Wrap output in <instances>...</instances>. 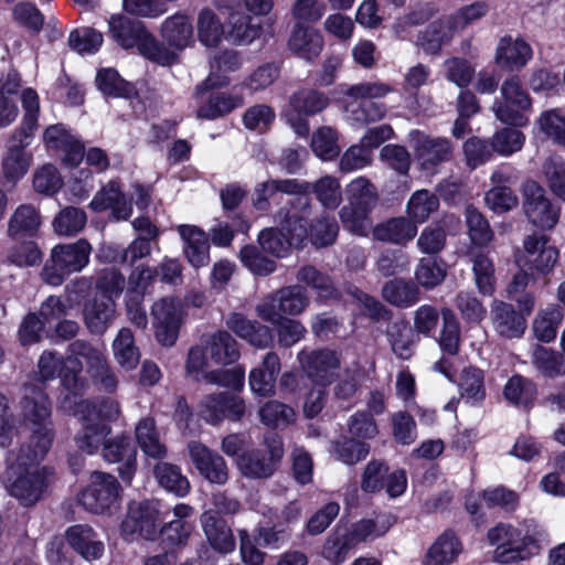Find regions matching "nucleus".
Wrapping results in <instances>:
<instances>
[{
	"mask_svg": "<svg viewBox=\"0 0 565 565\" xmlns=\"http://www.w3.org/2000/svg\"><path fill=\"white\" fill-rule=\"evenodd\" d=\"M311 214L310 199L298 196L288 200L275 215L279 228H265L259 233L262 248L274 256L282 257L289 247H300L307 238V220Z\"/></svg>",
	"mask_w": 565,
	"mask_h": 565,
	"instance_id": "nucleus-1",
	"label": "nucleus"
},
{
	"mask_svg": "<svg viewBox=\"0 0 565 565\" xmlns=\"http://www.w3.org/2000/svg\"><path fill=\"white\" fill-rule=\"evenodd\" d=\"M21 416L30 427L29 443L20 448V461L24 457L42 460L49 452L54 440V429L51 419V403L41 387L25 385L21 399Z\"/></svg>",
	"mask_w": 565,
	"mask_h": 565,
	"instance_id": "nucleus-2",
	"label": "nucleus"
},
{
	"mask_svg": "<svg viewBox=\"0 0 565 565\" xmlns=\"http://www.w3.org/2000/svg\"><path fill=\"white\" fill-rule=\"evenodd\" d=\"M393 92V87L381 81L361 82L350 85L344 95L350 99L347 103V111L355 124L363 126L384 118L386 107L383 103L375 102Z\"/></svg>",
	"mask_w": 565,
	"mask_h": 565,
	"instance_id": "nucleus-3",
	"label": "nucleus"
},
{
	"mask_svg": "<svg viewBox=\"0 0 565 565\" xmlns=\"http://www.w3.org/2000/svg\"><path fill=\"white\" fill-rule=\"evenodd\" d=\"M90 252V244L83 238L75 243L56 245L41 271L43 281L52 286L62 285L66 276L87 266Z\"/></svg>",
	"mask_w": 565,
	"mask_h": 565,
	"instance_id": "nucleus-4",
	"label": "nucleus"
},
{
	"mask_svg": "<svg viewBox=\"0 0 565 565\" xmlns=\"http://www.w3.org/2000/svg\"><path fill=\"white\" fill-rule=\"evenodd\" d=\"M264 449H247L238 455L236 466L247 479H268L277 471L284 457V443L280 436L269 433L264 437Z\"/></svg>",
	"mask_w": 565,
	"mask_h": 565,
	"instance_id": "nucleus-5",
	"label": "nucleus"
},
{
	"mask_svg": "<svg viewBox=\"0 0 565 565\" xmlns=\"http://www.w3.org/2000/svg\"><path fill=\"white\" fill-rule=\"evenodd\" d=\"M522 211L529 223L541 231L553 230L561 217V207L553 203L546 190L535 180L521 185Z\"/></svg>",
	"mask_w": 565,
	"mask_h": 565,
	"instance_id": "nucleus-6",
	"label": "nucleus"
},
{
	"mask_svg": "<svg viewBox=\"0 0 565 565\" xmlns=\"http://www.w3.org/2000/svg\"><path fill=\"white\" fill-rule=\"evenodd\" d=\"M523 253L516 258L533 276L547 277L551 275L559 259V250L552 245L550 237L545 234L533 232L524 236L522 241Z\"/></svg>",
	"mask_w": 565,
	"mask_h": 565,
	"instance_id": "nucleus-7",
	"label": "nucleus"
},
{
	"mask_svg": "<svg viewBox=\"0 0 565 565\" xmlns=\"http://www.w3.org/2000/svg\"><path fill=\"white\" fill-rule=\"evenodd\" d=\"M120 491V483L113 475L94 471L89 484L81 492L78 502L92 513H111L119 505Z\"/></svg>",
	"mask_w": 565,
	"mask_h": 565,
	"instance_id": "nucleus-8",
	"label": "nucleus"
},
{
	"mask_svg": "<svg viewBox=\"0 0 565 565\" xmlns=\"http://www.w3.org/2000/svg\"><path fill=\"white\" fill-rule=\"evenodd\" d=\"M310 300L301 285L282 287L257 305V315L267 322L276 323L284 316H298L309 306Z\"/></svg>",
	"mask_w": 565,
	"mask_h": 565,
	"instance_id": "nucleus-9",
	"label": "nucleus"
},
{
	"mask_svg": "<svg viewBox=\"0 0 565 565\" xmlns=\"http://www.w3.org/2000/svg\"><path fill=\"white\" fill-rule=\"evenodd\" d=\"M502 100H497L492 109L495 117L508 125L523 127L529 122L526 113L531 110L532 100L515 76L507 78L501 85Z\"/></svg>",
	"mask_w": 565,
	"mask_h": 565,
	"instance_id": "nucleus-10",
	"label": "nucleus"
},
{
	"mask_svg": "<svg viewBox=\"0 0 565 565\" xmlns=\"http://www.w3.org/2000/svg\"><path fill=\"white\" fill-rule=\"evenodd\" d=\"M40 461L24 457L22 462L19 454L15 466L11 467V476L15 478L9 484V491L24 505L34 504L45 487L46 469L39 466Z\"/></svg>",
	"mask_w": 565,
	"mask_h": 565,
	"instance_id": "nucleus-11",
	"label": "nucleus"
},
{
	"mask_svg": "<svg viewBox=\"0 0 565 565\" xmlns=\"http://www.w3.org/2000/svg\"><path fill=\"white\" fill-rule=\"evenodd\" d=\"M488 540L491 545H497L494 559L508 564L524 559L525 548L534 543V539L527 531L500 523L488 531Z\"/></svg>",
	"mask_w": 565,
	"mask_h": 565,
	"instance_id": "nucleus-12",
	"label": "nucleus"
},
{
	"mask_svg": "<svg viewBox=\"0 0 565 565\" xmlns=\"http://www.w3.org/2000/svg\"><path fill=\"white\" fill-rule=\"evenodd\" d=\"M156 339L164 347H172L184 318V306L177 297H163L151 308Z\"/></svg>",
	"mask_w": 565,
	"mask_h": 565,
	"instance_id": "nucleus-13",
	"label": "nucleus"
},
{
	"mask_svg": "<svg viewBox=\"0 0 565 565\" xmlns=\"http://www.w3.org/2000/svg\"><path fill=\"white\" fill-rule=\"evenodd\" d=\"M68 353L66 361L70 363H73V358L86 361L95 382L105 391L113 392L117 387L118 380L99 349L85 340H76L68 345Z\"/></svg>",
	"mask_w": 565,
	"mask_h": 565,
	"instance_id": "nucleus-14",
	"label": "nucleus"
},
{
	"mask_svg": "<svg viewBox=\"0 0 565 565\" xmlns=\"http://www.w3.org/2000/svg\"><path fill=\"white\" fill-rule=\"evenodd\" d=\"M297 358L307 376L318 386L330 385L333 373L341 366L340 355L330 349L301 350Z\"/></svg>",
	"mask_w": 565,
	"mask_h": 565,
	"instance_id": "nucleus-15",
	"label": "nucleus"
},
{
	"mask_svg": "<svg viewBox=\"0 0 565 565\" xmlns=\"http://www.w3.org/2000/svg\"><path fill=\"white\" fill-rule=\"evenodd\" d=\"M409 136L415 156L424 169L430 170L451 160L454 146L449 139L433 137L418 130Z\"/></svg>",
	"mask_w": 565,
	"mask_h": 565,
	"instance_id": "nucleus-16",
	"label": "nucleus"
},
{
	"mask_svg": "<svg viewBox=\"0 0 565 565\" xmlns=\"http://www.w3.org/2000/svg\"><path fill=\"white\" fill-rule=\"evenodd\" d=\"M31 134L20 129L9 140L8 150L2 158V177L12 184L22 179L31 166V154L24 149L30 145Z\"/></svg>",
	"mask_w": 565,
	"mask_h": 565,
	"instance_id": "nucleus-17",
	"label": "nucleus"
},
{
	"mask_svg": "<svg viewBox=\"0 0 565 565\" xmlns=\"http://www.w3.org/2000/svg\"><path fill=\"white\" fill-rule=\"evenodd\" d=\"M190 458L200 475L211 483L225 484L230 478V469L225 459L205 445L192 441L188 446Z\"/></svg>",
	"mask_w": 565,
	"mask_h": 565,
	"instance_id": "nucleus-18",
	"label": "nucleus"
},
{
	"mask_svg": "<svg viewBox=\"0 0 565 565\" xmlns=\"http://www.w3.org/2000/svg\"><path fill=\"white\" fill-rule=\"evenodd\" d=\"M103 457L110 463H118L120 478L130 482L137 469V450L128 436H118L104 443Z\"/></svg>",
	"mask_w": 565,
	"mask_h": 565,
	"instance_id": "nucleus-19",
	"label": "nucleus"
},
{
	"mask_svg": "<svg viewBox=\"0 0 565 565\" xmlns=\"http://www.w3.org/2000/svg\"><path fill=\"white\" fill-rule=\"evenodd\" d=\"M490 320L494 331L507 339L521 338L526 329L525 317L513 305L499 299L490 305Z\"/></svg>",
	"mask_w": 565,
	"mask_h": 565,
	"instance_id": "nucleus-20",
	"label": "nucleus"
},
{
	"mask_svg": "<svg viewBox=\"0 0 565 565\" xmlns=\"http://www.w3.org/2000/svg\"><path fill=\"white\" fill-rule=\"evenodd\" d=\"M158 515L159 510L156 501H143L130 505L122 529L131 535L137 534L142 539L153 540L157 535Z\"/></svg>",
	"mask_w": 565,
	"mask_h": 565,
	"instance_id": "nucleus-21",
	"label": "nucleus"
},
{
	"mask_svg": "<svg viewBox=\"0 0 565 565\" xmlns=\"http://www.w3.org/2000/svg\"><path fill=\"white\" fill-rule=\"evenodd\" d=\"M226 327L237 337L247 341L253 347L265 349L274 341L273 331L269 327L256 320H249L239 312H232L226 317Z\"/></svg>",
	"mask_w": 565,
	"mask_h": 565,
	"instance_id": "nucleus-22",
	"label": "nucleus"
},
{
	"mask_svg": "<svg viewBox=\"0 0 565 565\" xmlns=\"http://www.w3.org/2000/svg\"><path fill=\"white\" fill-rule=\"evenodd\" d=\"M116 317V302L109 297H97L85 302L83 321L93 334H104Z\"/></svg>",
	"mask_w": 565,
	"mask_h": 565,
	"instance_id": "nucleus-23",
	"label": "nucleus"
},
{
	"mask_svg": "<svg viewBox=\"0 0 565 565\" xmlns=\"http://www.w3.org/2000/svg\"><path fill=\"white\" fill-rule=\"evenodd\" d=\"M89 206L95 212H102L108 209L111 210V215L117 221L127 220L132 213L131 203L126 199L118 183L115 181H110L103 186L95 194Z\"/></svg>",
	"mask_w": 565,
	"mask_h": 565,
	"instance_id": "nucleus-24",
	"label": "nucleus"
},
{
	"mask_svg": "<svg viewBox=\"0 0 565 565\" xmlns=\"http://www.w3.org/2000/svg\"><path fill=\"white\" fill-rule=\"evenodd\" d=\"M323 45V36L312 25H294L288 40V47L298 57L313 61L322 52Z\"/></svg>",
	"mask_w": 565,
	"mask_h": 565,
	"instance_id": "nucleus-25",
	"label": "nucleus"
},
{
	"mask_svg": "<svg viewBox=\"0 0 565 565\" xmlns=\"http://www.w3.org/2000/svg\"><path fill=\"white\" fill-rule=\"evenodd\" d=\"M416 235L417 225L404 216L388 218L372 228L374 239L398 246H406Z\"/></svg>",
	"mask_w": 565,
	"mask_h": 565,
	"instance_id": "nucleus-26",
	"label": "nucleus"
},
{
	"mask_svg": "<svg viewBox=\"0 0 565 565\" xmlns=\"http://www.w3.org/2000/svg\"><path fill=\"white\" fill-rule=\"evenodd\" d=\"M200 523L207 543L214 551L227 554L235 550V539L225 520L216 516L214 512H203Z\"/></svg>",
	"mask_w": 565,
	"mask_h": 565,
	"instance_id": "nucleus-27",
	"label": "nucleus"
},
{
	"mask_svg": "<svg viewBox=\"0 0 565 565\" xmlns=\"http://www.w3.org/2000/svg\"><path fill=\"white\" fill-rule=\"evenodd\" d=\"M43 139L49 149L64 152V161L70 166H77L84 158L83 145L63 125L46 128Z\"/></svg>",
	"mask_w": 565,
	"mask_h": 565,
	"instance_id": "nucleus-28",
	"label": "nucleus"
},
{
	"mask_svg": "<svg viewBox=\"0 0 565 565\" xmlns=\"http://www.w3.org/2000/svg\"><path fill=\"white\" fill-rule=\"evenodd\" d=\"M178 232L184 243L183 250L189 263L195 268L207 266L210 263L207 235L194 225H180Z\"/></svg>",
	"mask_w": 565,
	"mask_h": 565,
	"instance_id": "nucleus-29",
	"label": "nucleus"
},
{
	"mask_svg": "<svg viewBox=\"0 0 565 565\" xmlns=\"http://www.w3.org/2000/svg\"><path fill=\"white\" fill-rule=\"evenodd\" d=\"M201 343L205 345L210 359L215 364L230 365L241 356L239 343L227 331L203 335Z\"/></svg>",
	"mask_w": 565,
	"mask_h": 565,
	"instance_id": "nucleus-30",
	"label": "nucleus"
},
{
	"mask_svg": "<svg viewBox=\"0 0 565 565\" xmlns=\"http://www.w3.org/2000/svg\"><path fill=\"white\" fill-rule=\"evenodd\" d=\"M230 10L227 18V38L236 44H248L260 35L262 29L253 18L242 11V4H225Z\"/></svg>",
	"mask_w": 565,
	"mask_h": 565,
	"instance_id": "nucleus-31",
	"label": "nucleus"
},
{
	"mask_svg": "<svg viewBox=\"0 0 565 565\" xmlns=\"http://www.w3.org/2000/svg\"><path fill=\"white\" fill-rule=\"evenodd\" d=\"M68 544L86 561H95L104 554V543L97 533L86 524H76L66 531Z\"/></svg>",
	"mask_w": 565,
	"mask_h": 565,
	"instance_id": "nucleus-32",
	"label": "nucleus"
},
{
	"mask_svg": "<svg viewBox=\"0 0 565 565\" xmlns=\"http://www.w3.org/2000/svg\"><path fill=\"white\" fill-rule=\"evenodd\" d=\"M109 32L113 39L124 49L137 46L145 41L148 31L142 22L132 20L121 14H114L108 21Z\"/></svg>",
	"mask_w": 565,
	"mask_h": 565,
	"instance_id": "nucleus-33",
	"label": "nucleus"
},
{
	"mask_svg": "<svg viewBox=\"0 0 565 565\" xmlns=\"http://www.w3.org/2000/svg\"><path fill=\"white\" fill-rule=\"evenodd\" d=\"M532 56L531 46L523 40L504 36L500 40L495 62L509 70L523 67Z\"/></svg>",
	"mask_w": 565,
	"mask_h": 565,
	"instance_id": "nucleus-34",
	"label": "nucleus"
},
{
	"mask_svg": "<svg viewBox=\"0 0 565 565\" xmlns=\"http://www.w3.org/2000/svg\"><path fill=\"white\" fill-rule=\"evenodd\" d=\"M381 295L394 307L409 308L419 301L420 291L412 280L394 278L383 285Z\"/></svg>",
	"mask_w": 565,
	"mask_h": 565,
	"instance_id": "nucleus-35",
	"label": "nucleus"
},
{
	"mask_svg": "<svg viewBox=\"0 0 565 565\" xmlns=\"http://www.w3.org/2000/svg\"><path fill=\"white\" fill-rule=\"evenodd\" d=\"M164 42L181 52L193 43V26L186 15L175 14L168 18L161 26Z\"/></svg>",
	"mask_w": 565,
	"mask_h": 565,
	"instance_id": "nucleus-36",
	"label": "nucleus"
},
{
	"mask_svg": "<svg viewBox=\"0 0 565 565\" xmlns=\"http://www.w3.org/2000/svg\"><path fill=\"white\" fill-rule=\"evenodd\" d=\"M42 223L39 211L31 204L18 206L8 222V235L11 238H22L34 235Z\"/></svg>",
	"mask_w": 565,
	"mask_h": 565,
	"instance_id": "nucleus-37",
	"label": "nucleus"
},
{
	"mask_svg": "<svg viewBox=\"0 0 565 565\" xmlns=\"http://www.w3.org/2000/svg\"><path fill=\"white\" fill-rule=\"evenodd\" d=\"M473 280L480 295L491 297L495 291L497 277L492 258L483 252L470 254Z\"/></svg>",
	"mask_w": 565,
	"mask_h": 565,
	"instance_id": "nucleus-38",
	"label": "nucleus"
},
{
	"mask_svg": "<svg viewBox=\"0 0 565 565\" xmlns=\"http://www.w3.org/2000/svg\"><path fill=\"white\" fill-rule=\"evenodd\" d=\"M531 362L543 377L556 379L565 375V356L561 352L535 344L531 351Z\"/></svg>",
	"mask_w": 565,
	"mask_h": 565,
	"instance_id": "nucleus-39",
	"label": "nucleus"
},
{
	"mask_svg": "<svg viewBox=\"0 0 565 565\" xmlns=\"http://www.w3.org/2000/svg\"><path fill=\"white\" fill-rule=\"evenodd\" d=\"M137 443L145 455L154 459H162L167 455V447L160 440L156 422L152 417H145L135 428Z\"/></svg>",
	"mask_w": 565,
	"mask_h": 565,
	"instance_id": "nucleus-40",
	"label": "nucleus"
},
{
	"mask_svg": "<svg viewBox=\"0 0 565 565\" xmlns=\"http://www.w3.org/2000/svg\"><path fill=\"white\" fill-rule=\"evenodd\" d=\"M296 279L299 282L298 285L312 289L319 298L331 299L338 297V290L331 277L313 265L301 266L296 273Z\"/></svg>",
	"mask_w": 565,
	"mask_h": 565,
	"instance_id": "nucleus-41",
	"label": "nucleus"
},
{
	"mask_svg": "<svg viewBox=\"0 0 565 565\" xmlns=\"http://www.w3.org/2000/svg\"><path fill=\"white\" fill-rule=\"evenodd\" d=\"M74 414L78 418L105 424V422H114L118 419L120 415V406L118 402L111 398H105L99 403L79 401L76 403Z\"/></svg>",
	"mask_w": 565,
	"mask_h": 565,
	"instance_id": "nucleus-42",
	"label": "nucleus"
},
{
	"mask_svg": "<svg viewBox=\"0 0 565 565\" xmlns=\"http://www.w3.org/2000/svg\"><path fill=\"white\" fill-rule=\"evenodd\" d=\"M386 337L393 353L402 360H408L413 354L414 329L405 320H397L388 324Z\"/></svg>",
	"mask_w": 565,
	"mask_h": 565,
	"instance_id": "nucleus-43",
	"label": "nucleus"
},
{
	"mask_svg": "<svg viewBox=\"0 0 565 565\" xmlns=\"http://www.w3.org/2000/svg\"><path fill=\"white\" fill-rule=\"evenodd\" d=\"M460 552L461 545L456 535L446 532L430 546L424 565H448L457 558Z\"/></svg>",
	"mask_w": 565,
	"mask_h": 565,
	"instance_id": "nucleus-44",
	"label": "nucleus"
},
{
	"mask_svg": "<svg viewBox=\"0 0 565 565\" xmlns=\"http://www.w3.org/2000/svg\"><path fill=\"white\" fill-rule=\"evenodd\" d=\"M242 105L243 98L239 95L226 93L211 94L207 102L198 108L196 117L213 120L230 114Z\"/></svg>",
	"mask_w": 565,
	"mask_h": 565,
	"instance_id": "nucleus-45",
	"label": "nucleus"
},
{
	"mask_svg": "<svg viewBox=\"0 0 565 565\" xmlns=\"http://www.w3.org/2000/svg\"><path fill=\"white\" fill-rule=\"evenodd\" d=\"M328 105V96L311 88L299 89L289 97V106L297 115L313 116Z\"/></svg>",
	"mask_w": 565,
	"mask_h": 565,
	"instance_id": "nucleus-46",
	"label": "nucleus"
},
{
	"mask_svg": "<svg viewBox=\"0 0 565 565\" xmlns=\"http://www.w3.org/2000/svg\"><path fill=\"white\" fill-rule=\"evenodd\" d=\"M438 207L439 199L437 195L423 189L411 195L406 204V213L408 218L417 225L426 222Z\"/></svg>",
	"mask_w": 565,
	"mask_h": 565,
	"instance_id": "nucleus-47",
	"label": "nucleus"
},
{
	"mask_svg": "<svg viewBox=\"0 0 565 565\" xmlns=\"http://www.w3.org/2000/svg\"><path fill=\"white\" fill-rule=\"evenodd\" d=\"M450 28L448 22L435 21L417 34L415 45L426 54H438L441 46L451 39Z\"/></svg>",
	"mask_w": 565,
	"mask_h": 565,
	"instance_id": "nucleus-48",
	"label": "nucleus"
},
{
	"mask_svg": "<svg viewBox=\"0 0 565 565\" xmlns=\"http://www.w3.org/2000/svg\"><path fill=\"white\" fill-rule=\"evenodd\" d=\"M260 422L269 428L286 427L296 422V411L279 401L271 399L266 402L258 409Z\"/></svg>",
	"mask_w": 565,
	"mask_h": 565,
	"instance_id": "nucleus-49",
	"label": "nucleus"
},
{
	"mask_svg": "<svg viewBox=\"0 0 565 565\" xmlns=\"http://www.w3.org/2000/svg\"><path fill=\"white\" fill-rule=\"evenodd\" d=\"M114 355L118 364L125 370H132L140 360V353L135 345V338L130 329L122 328L113 342Z\"/></svg>",
	"mask_w": 565,
	"mask_h": 565,
	"instance_id": "nucleus-50",
	"label": "nucleus"
},
{
	"mask_svg": "<svg viewBox=\"0 0 565 565\" xmlns=\"http://www.w3.org/2000/svg\"><path fill=\"white\" fill-rule=\"evenodd\" d=\"M154 476L162 488L178 497H184L190 491L189 480L181 473L180 468L172 463H157Z\"/></svg>",
	"mask_w": 565,
	"mask_h": 565,
	"instance_id": "nucleus-51",
	"label": "nucleus"
},
{
	"mask_svg": "<svg viewBox=\"0 0 565 565\" xmlns=\"http://www.w3.org/2000/svg\"><path fill=\"white\" fill-rule=\"evenodd\" d=\"M541 172L550 191L565 202V159L559 156L545 158Z\"/></svg>",
	"mask_w": 565,
	"mask_h": 565,
	"instance_id": "nucleus-52",
	"label": "nucleus"
},
{
	"mask_svg": "<svg viewBox=\"0 0 565 565\" xmlns=\"http://www.w3.org/2000/svg\"><path fill=\"white\" fill-rule=\"evenodd\" d=\"M83 428L75 437L77 447L87 452L94 454L103 444L105 437L110 433L107 424L79 418Z\"/></svg>",
	"mask_w": 565,
	"mask_h": 565,
	"instance_id": "nucleus-53",
	"label": "nucleus"
},
{
	"mask_svg": "<svg viewBox=\"0 0 565 565\" xmlns=\"http://www.w3.org/2000/svg\"><path fill=\"white\" fill-rule=\"evenodd\" d=\"M339 233V226L333 217L322 214L307 226V237L318 248L334 244Z\"/></svg>",
	"mask_w": 565,
	"mask_h": 565,
	"instance_id": "nucleus-54",
	"label": "nucleus"
},
{
	"mask_svg": "<svg viewBox=\"0 0 565 565\" xmlns=\"http://www.w3.org/2000/svg\"><path fill=\"white\" fill-rule=\"evenodd\" d=\"M198 36L207 47L217 46L224 36V26L217 15L209 9L202 10L198 18Z\"/></svg>",
	"mask_w": 565,
	"mask_h": 565,
	"instance_id": "nucleus-55",
	"label": "nucleus"
},
{
	"mask_svg": "<svg viewBox=\"0 0 565 565\" xmlns=\"http://www.w3.org/2000/svg\"><path fill=\"white\" fill-rule=\"evenodd\" d=\"M459 390L461 398L471 405L482 401L486 396L483 372L473 366L463 369L459 377Z\"/></svg>",
	"mask_w": 565,
	"mask_h": 565,
	"instance_id": "nucleus-56",
	"label": "nucleus"
},
{
	"mask_svg": "<svg viewBox=\"0 0 565 565\" xmlns=\"http://www.w3.org/2000/svg\"><path fill=\"white\" fill-rule=\"evenodd\" d=\"M87 223L86 213L75 206H67L60 211L53 220V228L62 236H74L85 227Z\"/></svg>",
	"mask_w": 565,
	"mask_h": 565,
	"instance_id": "nucleus-57",
	"label": "nucleus"
},
{
	"mask_svg": "<svg viewBox=\"0 0 565 565\" xmlns=\"http://www.w3.org/2000/svg\"><path fill=\"white\" fill-rule=\"evenodd\" d=\"M468 234L473 244L479 246L488 245L493 239V231L488 220L475 206L469 205L465 210Z\"/></svg>",
	"mask_w": 565,
	"mask_h": 565,
	"instance_id": "nucleus-58",
	"label": "nucleus"
},
{
	"mask_svg": "<svg viewBox=\"0 0 565 565\" xmlns=\"http://www.w3.org/2000/svg\"><path fill=\"white\" fill-rule=\"evenodd\" d=\"M371 211L367 207L354 205L348 201V204L340 210L339 216L348 231L355 235L364 236L371 227L369 217Z\"/></svg>",
	"mask_w": 565,
	"mask_h": 565,
	"instance_id": "nucleus-59",
	"label": "nucleus"
},
{
	"mask_svg": "<svg viewBox=\"0 0 565 565\" xmlns=\"http://www.w3.org/2000/svg\"><path fill=\"white\" fill-rule=\"evenodd\" d=\"M96 84L99 90L108 96L129 98L135 94L134 85L122 79L113 68L99 71Z\"/></svg>",
	"mask_w": 565,
	"mask_h": 565,
	"instance_id": "nucleus-60",
	"label": "nucleus"
},
{
	"mask_svg": "<svg viewBox=\"0 0 565 565\" xmlns=\"http://www.w3.org/2000/svg\"><path fill=\"white\" fill-rule=\"evenodd\" d=\"M447 276V269L443 262L436 258H422L415 270V279L425 289L439 286Z\"/></svg>",
	"mask_w": 565,
	"mask_h": 565,
	"instance_id": "nucleus-61",
	"label": "nucleus"
},
{
	"mask_svg": "<svg viewBox=\"0 0 565 565\" xmlns=\"http://www.w3.org/2000/svg\"><path fill=\"white\" fill-rule=\"evenodd\" d=\"M563 313L558 306H552L537 313L533 321V332L542 342H551L557 334Z\"/></svg>",
	"mask_w": 565,
	"mask_h": 565,
	"instance_id": "nucleus-62",
	"label": "nucleus"
},
{
	"mask_svg": "<svg viewBox=\"0 0 565 565\" xmlns=\"http://www.w3.org/2000/svg\"><path fill=\"white\" fill-rule=\"evenodd\" d=\"M139 52L149 61L162 66H169L178 62L179 53L175 49L159 42L150 33L140 42Z\"/></svg>",
	"mask_w": 565,
	"mask_h": 565,
	"instance_id": "nucleus-63",
	"label": "nucleus"
},
{
	"mask_svg": "<svg viewBox=\"0 0 565 565\" xmlns=\"http://www.w3.org/2000/svg\"><path fill=\"white\" fill-rule=\"evenodd\" d=\"M347 193L349 202L370 210H373L379 202L376 186L364 177L352 180L347 188Z\"/></svg>",
	"mask_w": 565,
	"mask_h": 565,
	"instance_id": "nucleus-64",
	"label": "nucleus"
}]
</instances>
